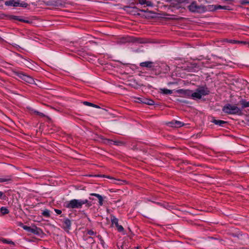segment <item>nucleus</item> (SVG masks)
I'll return each mask as SVG.
<instances>
[{
  "label": "nucleus",
  "instance_id": "obj_33",
  "mask_svg": "<svg viewBox=\"0 0 249 249\" xmlns=\"http://www.w3.org/2000/svg\"><path fill=\"white\" fill-rule=\"evenodd\" d=\"M97 177H104V178H110V179H112L113 180H115V178H113L112 177H111L109 176H106V175H98L97 176Z\"/></svg>",
  "mask_w": 249,
  "mask_h": 249
},
{
  "label": "nucleus",
  "instance_id": "obj_46",
  "mask_svg": "<svg viewBox=\"0 0 249 249\" xmlns=\"http://www.w3.org/2000/svg\"><path fill=\"white\" fill-rule=\"evenodd\" d=\"M139 3L142 5L145 4L146 3V0H139Z\"/></svg>",
  "mask_w": 249,
  "mask_h": 249
},
{
  "label": "nucleus",
  "instance_id": "obj_5",
  "mask_svg": "<svg viewBox=\"0 0 249 249\" xmlns=\"http://www.w3.org/2000/svg\"><path fill=\"white\" fill-rule=\"evenodd\" d=\"M196 91L199 92L201 97L202 95H207L210 93V90L206 86L199 87L196 89Z\"/></svg>",
  "mask_w": 249,
  "mask_h": 249
},
{
  "label": "nucleus",
  "instance_id": "obj_48",
  "mask_svg": "<svg viewBox=\"0 0 249 249\" xmlns=\"http://www.w3.org/2000/svg\"><path fill=\"white\" fill-rule=\"evenodd\" d=\"M19 16H12L11 18L12 19L18 20V19H19Z\"/></svg>",
  "mask_w": 249,
  "mask_h": 249
},
{
  "label": "nucleus",
  "instance_id": "obj_25",
  "mask_svg": "<svg viewBox=\"0 0 249 249\" xmlns=\"http://www.w3.org/2000/svg\"><path fill=\"white\" fill-rule=\"evenodd\" d=\"M0 213H1V214L2 215L7 214L9 213V211L8 210V209L4 207H2L0 208Z\"/></svg>",
  "mask_w": 249,
  "mask_h": 249
},
{
  "label": "nucleus",
  "instance_id": "obj_28",
  "mask_svg": "<svg viewBox=\"0 0 249 249\" xmlns=\"http://www.w3.org/2000/svg\"><path fill=\"white\" fill-rule=\"evenodd\" d=\"M25 81L28 83L32 84L34 82V79L32 77L28 75Z\"/></svg>",
  "mask_w": 249,
  "mask_h": 249
},
{
  "label": "nucleus",
  "instance_id": "obj_24",
  "mask_svg": "<svg viewBox=\"0 0 249 249\" xmlns=\"http://www.w3.org/2000/svg\"><path fill=\"white\" fill-rule=\"evenodd\" d=\"M217 10L218 9H224L227 10H231V9L230 8L229 6H221L220 5H217L216 6Z\"/></svg>",
  "mask_w": 249,
  "mask_h": 249
},
{
  "label": "nucleus",
  "instance_id": "obj_56",
  "mask_svg": "<svg viewBox=\"0 0 249 249\" xmlns=\"http://www.w3.org/2000/svg\"><path fill=\"white\" fill-rule=\"evenodd\" d=\"M174 83H172V82H169L168 83V85H171V84H173Z\"/></svg>",
  "mask_w": 249,
  "mask_h": 249
},
{
  "label": "nucleus",
  "instance_id": "obj_9",
  "mask_svg": "<svg viewBox=\"0 0 249 249\" xmlns=\"http://www.w3.org/2000/svg\"><path fill=\"white\" fill-rule=\"evenodd\" d=\"M154 63L152 61H145L142 62L140 64V66L142 67H146L153 70Z\"/></svg>",
  "mask_w": 249,
  "mask_h": 249
},
{
  "label": "nucleus",
  "instance_id": "obj_51",
  "mask_svg": "<svg viewBox=\"0 0 249 249\" xmlns=\"http://www.w3.org/2000/svg\"><path fill=\"white\" fill-rule=\"evenodd\" d=\"M134 15H137L139 16H141L142 17H144L143 16H142L140 13H138V12H136V13H134Z\"/></svg>",
  "mask_w": 249,
  "mask_h": 249
},
{
  "label": "nucleus",
  "instance_id": "obj_60",
  "mask_svg": "<svg viewBox=\"0 0 249 249\" xmlns=\"http://www.w3.org/2000/svg\"><path fill=\"white\" fill-rule=\"evenodd\" d=\"M139 39V38H137V39H136V41H137Z\"/></svg>",
  "mask_w": 249,
  "mask_h": 249
},
{
  "label": "nucleus",
  "instance_id": "obj_61",
  "mask_svg": "<svg viewBox=\"0 0 249 249\" xmlns=\"http://www.w3.org/2000/svg\"><path fill=\"white\" fill-rule=\"evenodd\" d=\"M140 43H143V42L140 41Z\"/></svg>",
  "mask_w": 249,
  "mask_h": 249
},
{
  "label": "nucleus",
  "instance_id": "obj_6",
  "mask_svg": "<svg viewBox=\"0 0 249 249\" xmlns=\"http://www.w3.org/2000/svg\"><path fill=\"white\" fill-rule=\"evenodd\" d=\"M167 124L173 127H180L184 125V124L180 121L173 120L167 123Z\"/></svg>",
  "mask_w": 249,
  "mask_h": 249
},
{
  "label": "nucleus",
  "instance_id": "obj_35",
  "mask_svg": "<svg viewBox=\"0 0 249 249\" xmlns=\"http://www.w3.org/2000/svg\"><path fill=\"white\" fill-rule=\"evenodd\" d=\"M23 228L24 230L27 231L28 232H31V227H29V226H23Z\"/></svg>",
  "mask_w": 249,
  "mask_h": 249
},
{
  "label": "nucleus",
  "instance_id": "obj_21",
  "mask_svg": "<svg viewBox=\"0 0 249 249\" xmlns=\"http://www.w3.org/2000/svg\"><path fill=\"white\" fill-rule=\"evenodd\" d=\"M81 205L82 206L83 205V204H86V206L87 207H90L91 205H92V203L91 202L89 201L87 199H85V200H82L81 199Z\"/></svg>",
  "mask_w": 249,
  "mask_h": 249
},
{
  "label": "nucleus",
  "instance_id": "obj_55",
  "mask_svg": "<svg viewBox=\"0 0 249 249\" xmlns=\"http://www.w3.org/2000/svg\"><path fill=\"white\" fill-rule=\"evenodd\" d=\"M89 199H90V200H94V199L93 198H91L90 197H89Z\"/></svg>",
  "mask_w": 249,
  "mask_h": 249
},
{
  "label": "nucleus",
  "instance_id": "obj_13",
  "mask_svg": "<svg viewBox=\"0 0 249 249\" xmlns=\"http://www.w3.org/2000/svg\"><path fill=\"white\" fill-rule=\"evenodd\" d=\"M211 122L214 123L216 125H218L219 126H223L224 124H227V122L222 121V120H216L214 119V118H213L212 120L211 121Z\"/></svg>",
  "mask_w": 249,
  "mask_h": 249
},
{
  "label": "nucleus",
  "instance_id": "obj_31",
  "mask_svg": "<svg viewBox=\"0 0 249 249\" xmlns=\"http://www.w3.org/2000/svg\"><path fill=\"white\" fill-rule=\"evenodd\" d=\"M28 5V3L24 1H23L21 3L19 2V6H18L26 8L27 7Z\"/></svg>",
  "mask_w": 249,
  "mask_h": 249
},
{
  "label": "nucleus",
  "instance_id": "obj_18",
  "mask_svg": "<svg viewBox=\"0 0 249 249\" xmlns=\"http://www.w3.org/2000/svg\"><path fill=\"white\" fill-rule=\"evenodd\" d=\"M15 73L16 76H18L19 78H21L24 81H25L26 78L28 76L27 75H26L24 73H23L22 72L20 71H15Z\"/></svg>",
  "mask_w": 249,
  "mask_h": 249
},
{
  "label": "nucleus",
  "instance_id": "obj_50",
  "mask_svg": "<svg viewBox=\"0 0 249 249\" xmlns=\"http://www.w3.org/2000/svg\"><path fill=\"white\" fill-rule=\"evenodd\" d=\"M229 42L230 43H239V41H237L236 40H230L229 41Z\"/></svg>",
  "mask_w": 249,
  "mask_h": 249
},
{
  "label": "nucleus",
  "instance_id": "obj_14",
  "mask_svg": "<svg viewBox=\"0 0 249 249\" xmlns=\"http://www.w3.org/2000/svg\"><path fill=\"white\" fill-rule=\"evenodd\" d=\"M104 142L107 144H111L112 142H113L114 144L116 145H120L124 144V142L122 141H112L109 139H105Z\"/></svg>",
  "mask_w": 249,
  "mask_h": 249
},
{
  "label": "nucleus",
  "instance_id": "obj_4",
  "mask_svg": "<svg viewBox=\"0 0 249 249\" xmlns=\"http://www.w3.org/2000/svg\"><path fill=\"white\" fill-rule=\"evenodd\" d=\"M136 99L137 100L136 102L138 103H142L148 105H153L154 104L153 100L144 97H138Z\"/></svg>",
  "mask_w": 249,
  "mask_h": 249
},
{
  "label": "nucleus",
  "instance_id": "obj_58",
  "mask_svg": "<svg viewBox=\"0 0 249 249\" xmlns=\"http://www.w3.org/2000/svg\"><path fill=\"white\" fill-rule=\"evenodd\" d=\"M2 40V38H1V37H0V41H1Z\"/></svg>",
  "mask_w": 249,
  "mask_h": 249
},
{
  "label": "nucleus",
  "instance_id": "obj_27",
  "mask_svg": "<svg viewBox=\"0 0 249 249\" xmlns=\"http://www.w3.org/2000/svg\"><path fill=\"white\" fill-rule=\"evenodd\" d=\"M192 91L189 89H185L184 95L185 97H190L192 96Z\"/></svg>",
  "mask_w": 249,
  "mask_h": 249
},
{
  "label": "nucleus",
  "instance_id": "obj_3",
  "mask_svg": "<svg viewBox=\"0 0 249 249\" xmlns=\"http://www.w3.org/2000/svg\"><path fill=\"white\" fill-rule=\"evenodd\" d=\"M66 207L71 209L81 208L82 207L81 199H72L67 203Z\"/></svg>",
  "mask_w": 249,
  "mask_h": 249
},
{
  "label": "nucleus",
  "instance_id": "obj_53",
  "mask_svg": "<svg viewBox=\"0 0 249 249\" xmlns=\"http://www.w3.org/2000/svg\"><path fill=\"white\" fill-rule=\"evenodd\" d=\"M179 102H180L181 103H185V104L188 103V102L186 100H179Z\"/></svg>",
  "mask_w": 249,
  "mask_h": 249
},
{
  "label": "nucleus",
  "instance_id": "obj_2",
  "mask_svg": "<svg viewBox=\"0 0 249 249\" xmlns=\"http://www.w3.org/2000/svg\"><path fill=\"white\" fill-rule=\"evenodd\" d=\"M188 8L190 11L193 13H204V5H198L196 1H193L188 6Z\"/></svg>",
  "mask_w": 249,
  "mask_h": 249
},
{
  "label": "nucleus",
  "instance_id": "obj_52",
  "mask_svg": "<svg viewBox=\"0 0 249 249\" xmlns=\"http://www.w3.org/2000/svg\"><path fill=\"white\" fill-rule=\"evenodd\" d=\"M18 226H20V227H22L23 228V226H24V225H23V224L21 222H19L18 223Z\"/></svg>",
  "mask_w": 249,
  "mask_h": 249
},
{
  "label": "nucleus",
  "instance_id": "obj_10",
  "mask_svg": "<svg viewBox=\"0 0 249 249\" xmlns=\"http://www.w3.org/2000/svg\"><path fill=\"white\" fill-rule=\"evenodd\" d=\"M5 5L6 6L17 7L19 6V1H16L15 0H7L5 2Z\"/></svg>",
  "mask_w": 249,
  "mask_h": 249
},
{
  "label": "nucleus",
  "instance_id": "obj_17",
  "mask_svg": "<svg viewBox=\"0 0 249 249\" xmlns=\"http://www.w3.org/2000/svg\"><path fill=\"white\" fill-rule=\"evenodd\" d=\"M15 73L16 76H18L19 78H21L24 81H25L26 78L28 76L27 75H26L24 73H23L22 72L20 71H15Z\"/></svg>",
  "mask_w": 249,
  "mask_h": 249
},
{
  "label": "nucleus",
  "instance_id": "obj_20",
  "mask_svg": "<svg viewBox=\"0 0 249 249\" xmlns=\"http://www.w3.org/2000/svg\"><path fill=\"white\" fill-rule=\"evenodd\" d=\"M25 64L26 65V66L29 68H30V69H32V70H35V68H36V65H35L34 64H33L32 63H31L30 62H29V61H27L26 60V62H25Z\"/></svg>",
  "mask_w": 249,
  "mask_h": 249
},
{
  "label": "nucleus",
  "instance_id": "obj_34",
  "mask_svg": "<svg viewBox=\"0 0 249 249\" xmlns=\"http://www.w3.org/2000/svg\"><path fill=\"white\" fill-rule=\"evenodd\" d=\"M240 3L242 5L249 4V0H241L240 1Z\"/></svg>",
  "mask_w": 249,
  "mask_h": 249
},
{
  "label": "nucleus",
  "instance_id": "obj_40",
  "mask_svg": "<svg viewBox=\"0 0 249 249\" xmlns=\"http://www.w3.org/2000/svg\"><path fill=\"white\" fill-rule=\"evenodd\" d=\"M87 233L89 235H92L96 234V232L91 230H88Z\"/></svg>",
  "mask_w": 249,
  "mask_h": 249
},
{
  "label": "nucleus",
  "instance_id": "obj_7",
  "mask_svg": "<svg viewBox=\"0 0 249 249\" xmlns=\"http://www.w3.org/2000/svg\"><path fill=\"white\" fill-rule=\"evenodd\" d=\"M124 9L127 12L132 15H134V13L139 11V9L135 6L132 7L128 6H125L124 7Z\"/></svg>",
  "mask_w": 249,
  "mask_h": 249
},
{
  "label": "nucleus",
  "instance_id": "obj_12",
  "mask_svg": "<svg viewBox=\"0 0 249 249\" xmlns=\"http://www.w3.org/2000/svg\"><path fill=\"white\" fill-rule=\"evenodd\" d=\"M90 196H95L98 199L99 205L100 206H102L103 205L104 198L102 196L95 193H91L90 194Z\"/></svg>",
  "mask_w": 249,
  "mask_h": 249
},
{
  "label": "nucleus",
  "instance_id": "obj_19",
  "mask_svg": "<svg viewBox=\"0 0 249 249\" xmlns=\"http://www.w3.org/2000/svg\"><path fill=\"white\" fill-rule=\"evenodd\" d=\"M160 93L163 94H171L173 93V90L166 89H160Z\"/></svg>",
  "mask_w": 249,
  "mask_h": 249
},
{
  "label": "nucleus",
  "instance_id": "obj_41",
  "mask_svg": "<svg viewBox=\"0 0 249 249\" xmlns=\"http://www.w3.org/2000/svg\"><path fill=\"white\" fill-rule=\"evenodd\" d=\"M97 237L99 239V240L100 241L101 243L103 245L104 243V241L103 239H102V236L100 235H98L97 236Z\"/></svg>",
  "mask_w": 249,
  "mask_h": 249
},
{
  "label": "nucleus",
  "instance_id": "obj_23",
  "mask_svg": "<svg viewBox=\"0 0 249 249\" xmlns=\"http://www.w3.org/2000/svg\"><path fill=\"white\" fill-rule=\"evenodd\" d=\"M192 97L193 98H197L200 99L201 98V95L198 91H196L195 92H192Z\"/></svg>",
  "mask_w": 249,
  "mask_h": 249
},
{
  "label": "nucleus",
  "instance_id": "obj_42",
  "mask_svg": "<svg viewBox=\"0 0 249 249\" xmlns=\"http://www.w3.org/2000/svg\"><path fill=\"white\" fill-rule=\"evenodd\" d=\"M119 249H128L127 246L125 244H123Z\"/></svg>",
  "mask_w": 249,
  "mask_h": 249
},
{
  "label": "nucleus",
  "instance_id": "obj_1",
  "mask_svg": "<svg viewBox=\"0 0 249 249\" xmlns=\"http://www.w3.org/2000/svg\"><path fill=\"white\" fill-rule=\"evenodd\" d=\"M222 111L228 114L242 115L243 114L242 109L235 105L227 104L222 107Z\"/></svg>",
  "mask_w": 249,
  "mask_h": 249
},
{
  "label": "nucleus",
  "instance_id": "obj_57",
  "mask_svg": "<svg viewBox=\"0 0 249 249\" xmlns=\"http://www.w3.org/2000/svg\"><path fill=\"white\" fill-rule=\"evenodd\" d=\"M157 204L160 205H161V204L159 202H157Z\"/></svg>",
  "mask_w": 249,
  "mask_h": 249
},
{
  "label": "nucleus",
  "instance_id": "obj_16",
  "mask_svg": "<svg viewBox=\"0 0 249 249\" xmlns=\"http://www.w3.org/2000/svg\"><path fill=\"white\" fill-rule=\"evenodd\" d=\"M35 234L39 235L42 232V230L36 227L35 228H31V232Z\"/></svg>",
  "mask_w": 249,
  "mask_h": 249
},
{
  "label": "nucleus",
  "instance_id": "obj_63",
  "mask_svg": "<svg viewBox=\"0 0 249 249\" xmlns=\"http://www.w3.org/2000/svg\"><path fill=\"white\" fill-rule=\"evenodd\" d=\"M185 0H182V1H185Z\"/></svg>",
  "mask_w": 249,
  "mask_h": 249
},
{
  "label": "nucleus",
  "instance_id": "obj_26",
  "mask_svg": "<svg viewBox=\"0 0 249 249\" xmlns=\"http://www.w3.org/2000/svg\"><path fill=\"white\" fill-rule=\"evenodd\" d=\"M111 220L112 224H115L116 227L118 226L119 224L118 218L113 216L111 217Z\"/></svg>",
  "mask_w": 249,
  "mask_h": 249
},
{
  "label": "nucleus",
  "instance_id": "obj_22",
  "mask_svg": "<svg viewBox=\"0 0 249 249\" xmlns=\"http://www.w3.org/2000/svg\"><path fill=\"white\" fill-rule=\"evenodd\" d=\"M12 180V176H7L5 178H0V182H6Z\"/></svg>",
  "mask_w": 249,
  "mask_h": 249
},
{
  "label": "nucleus",
  "instance_id": "obj_30",
  "mask_svg": "<svg viewBox=\"0 0 249 249\" xmlns=\"http://www.w3.org/2000/svg\"><path fill=\"white\" fill-rule=\"evenodd\" d=\"M2 242L4 243H7V244L15 245V243L14 242H13L12 241H8L6 239H3L2 240Z\"/></svg>",
  "mask_w": 249,
  "mask_h": 249
},
{
  "label": "nucleus",
  "instance_id": "obj_38",
  "mask_svg": "<svg viewBox=\"0 0 249 249\" xmlns=\"http://www.w3.org/2000/svg\"><path fill=\"white\" fill-rule=\"evenodd\" d=\"M185 89H179L177 90L176 91H177V92H178V93H179V94H181L184 95V92H185Z\"/></svg>",
  "mask_w": 249,
  "mask_h": 249
},
{
  "label": "nucleus",
  "instance_id": "obj_47",
  "mask_svg": "<svg viewBox=\"0 0 249 249\" xmlns=\"http://www.w3.org/2000/svg\"><path fill=\"white\" fill-rule=\"evenodd\" d=\"M139 11H141V12H149V13H153V12L152 11H148V9L145 10L140 9H139Z\"/></svg>",
  "mask_w": 249,
  "mask_h": 249
},
{
  "label": "nucleus",
  "instance_id": "obj_37",
  "mask_svg": "<svg viewBox=\"0 0 249 249\" xmlns=\"http://www.w3.org/2000/svg\"><path fill=\"white\" fill-rule=\"evenodd\" d=\"M6 198V196L5 195H4L3 193L0 191V198L2 199L3 200H5Z\"/></svg>",
  "mask_w": 249,
  "mask_h": 249
},
{
  "label": "nucleus",
  "instance_id": "obj_11",
  "mask_svg": "<svg viewBox=\"0 0 249 249\" xmlns=\"http://www.w3.org/2000/svg\"><path fill=\"white\" fill-rule=\"evenodd\" d=\"M64 224L63 226V229L65 230L69 231L71 227V220L68 218L65 219L64 221Z\"/></svg>",
  "mask_w": 249,
  "mask_h": 249
},
{
  "label": "nucleus",
  "instance_id": "obj_62",
  "mask_svg": "<svg viewBox=\"0 0 249 249\" xmlns=\"http://www.w3.org/2000/svg\"><path fill=\"white\" fill-rule=\"evenodd\" d=\"M118 133L121 134V135H122V133Z\"/></svg>",
  "mask_w": 249,
  "mask_h": 249
},
{
  "label": "nucleus",
  "instance_id": "obj_54",
  "mask_svg": "<svg viewBox=\"0 0 249 249\" xmlns=\"http://www.w3.org/2000/svg\"><path fill=\"white\" fill-rule=\"evenodd\" d=\"M92 107H95V108H100V107L99 106H98L97 105H95V104H94L93 105Z\"/></svg>",
  "mask_w": 249,
  "mask_h": 249
},
{
  "label": "nucleus",
  "instance_id": "obj_32",
  "mask_svg": "<svg viewBox=\"0 0 249 249\" xmlns=\"http://www.w3.org/2000/svg\"><path fill=\"white\" fill-rule=\"evenodd\" d=\"M18 20L19 21H21V22H25V23H30L31 22L29 20L23 19L20 16L19 17V19H18Z\"/></svg>",
  "mask_w": 249,
  "mask_h": 249
},
{
  "label": "nucleus",
  "instance_id": "obj_44",
  "mask_svg": "<svg viewBox=\"0 0 249 249\" xmlns=\"http://www.w3.org/2000/svg\"><path fill=\"white\" fill-rule=\"evenodd\" d=\"M35 113H36V114L39 115V116H42V117H45V115L43 113L39 112H38L37 111H35Z\"/></svg>",
  "mask_w": 249,
  "mask_h": 249
},
{
  "label": "nucleus",
  "instance_id": "obj_15",
  "mask_svg": "<svg viewBox=\"0 0 249 249\" xmlns=\"http://www.w3.org/2000/svg\"><path fill=\"white\" fill-rule=\"evenodd\" d=\"M239 104L242 106V109L249 107V102L247 101L245 99H241Z\"/></svg>",
  "mask_w": 249,
  "mask_h": 249
},
{
  "label": "nucleus",
  "instance_id": "obj_36",
  "mask_svg": "<svg viewBox=\"0 0 249 249\" xmlns=\"http://www.w3.org/2000/svg\"><path fill=\"white\" fill-rule=\"evenodd\" d=\"M117 228V230L118 231H119V232H122V231H123L124 229V228L121 225H118V226H116Z\"/></svg>",
  "mask_w": 249,
  "mask_h": 249
},
{
  "label": "nucleus",
  "instance_id": "obj_39",
  "mask_svg": "<svg viewBox=\"0 0 249 249\" xmlns=\"http://www.w3.org/2000/svg\"><path fill=\"white\" fill-rule=\"evenodd\" d=\"M83 104L85 105H86V106H91V107H92L93 105V103H90V102H89L87 101L83 102Z\"/></svg>",
  "mask_w": 249,
  "mask_h": 249
},
{
  "label": "nucleus",
  "instance_id": "obj_59",
  "mask_svg": "<svg viewBox=\"0 0 249 249\" xmlns=\"http://www.w3.org/2000/svg\"><path fill=\"white\" fill-rule=\"evenodd\" d=\"M136 249H139V247H137L136 248Z\"/></svg>",
  "mask_w": 249,
  "mask_h": 249
},
{
  "label": "nucleus",
  "instance_id": "obj_49",
  "mask_svg": "<svg viewBox=\"0 0 249 249\" xmlns=\"http://www.w3.org/2000/svg\"><path fill=\"white\" fill-rule=\"evenodd\" d=\"M54 211L58 214H60L62 213V211L60 210L55 209Z\"/></svg>",
  "mask_w": 249,
  "mask_h": 249
},
{
  "label": "nucleus",
  "instance_id": "obj_43",
  "mask_svg": "<svg viewBox=\"0 0 249 249\" xmlns=\"http://www.w3.org/2000/svg\"><path fill=\"white\" fill-rule=\"evenodd\" d=\"M88 239L89 240V242H90L91 244H93L95 242L94 240H93V238L91 237H89L88 238Z\"/></svg>",
  "mask_w": 249,
  "mask_h": 249
},
{
  "label": "nucleus",
  "instance_id": "obj_29",
  "mask_svg": "<svg viewBox=\"0 0 249 249\" xmlns=\"http://www.w3.org/2000/svg\"><path fill=\"white\" fill-rule=\"evenodd\" d=\"M42 215L46 217H49L50 216V211L48 210H45L42 213Z\"/></svg>",
  "mask_w": 249,
  "mask_h": 249
},
{
  "label": "nucleus",
  "instance_id": "obj_45",
  "mask_svg": "<svg viewBox=\"0 0 249 249\" xmlns=\"http://www.w3.org/2000/svg\"><path fill=\"white\" fill-rule=\"evenodd\" d=\"M145 4H146V5L148 6H152L153 5V3L150 1H146Z\"/></svg>",
  "mask_w": 249,
  "mask_h": 249
},
{
  "label": "nucleus",
  "instance_id": "obj_8",
  "mask_svg": "<svg viewBox=\"0 0 249 249\" xmlns=\"http://www.w3.org/2000/svg\"><path fill=\"white\" fill-rule=\"evenodd\" d=\"M217 5H208L206 6L204 5L203 11L204 13L206 11L214 12L217 10Z\"/></svg>",
  "mask_w": 249,
  "mask_h": 249
}]
</instances>
